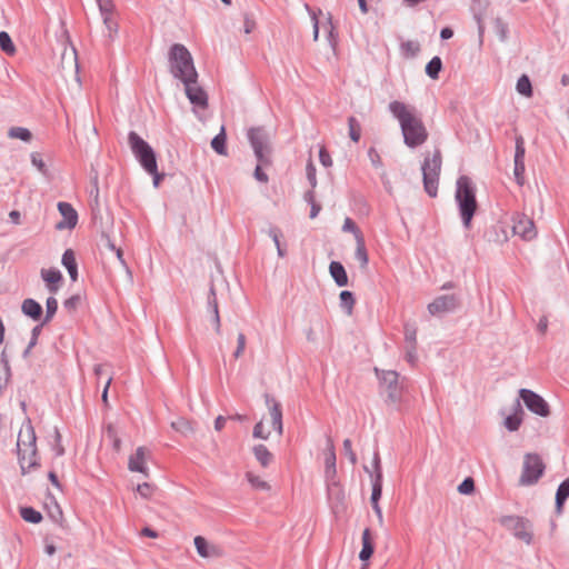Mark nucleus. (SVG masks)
I'll return each instance as SVG.
<instances>
[{"mask_svg":"<svg viewBox=\"0 0 569 569\" xmlns=\"http://www.w3.org/2000/svg\"><path fill=\"white\" fill-rule=\"evenodd\" d=\"M516 88L520 94H522L527 98H530L532 96L531 82H530L528 76H526V74H522L518 79Z\"/></svg>","mask_w":569,"mask_h":569,"instance_id":"nucleus-36","label":"nucleus"},{"mask_svg":"<svg viewBox=\"0 0 569 569\" xmlns=\"http://www.w3.org/2000/svg\"><path fill=\"white\" fill-rule=\"evenodd\" d=\"M101 14L113 13L114 4L112 0H97Z\"/></svg>","mask_w":569,"mask_h":569,"instance_id":"nucleus-51","label":"nucleus"},{"mask_svg":"<svg viewBox=\"0 0 569 569\" xmlns=\"http://www.w3.org/2000/svg\"><path fill=\"white\" fill-rule=\"evenodd\" d=\"M31 162L41 173H43V174L47 173L48 170H47L46 163L40 153L33 152L31 154Z\"/></svg>","mask_w":569,"mask_h":569,"instance_id":"nucleus-47","label":"nucleus"},{"mask_svg":"<svg viewBox=\"0 0 569 569\" xmlns=\"http://www.w3.org/2000/svg\"><path fill=\"white\" fill-rule=\"evenodd\" d=\"M307 176L311 184L316 186V168L311 161L307 164Z\"/></svg>","mask_w":569,"mask_h":569,"instance_id":"nucleus-60","label":"nucleus"},{"mask_svg":"<svg viewBox=\"0 0 569 569\" xmlns=\"http://www.w3.org/2000/svg\"><path fill=\"white\" fill-rule=\"evenodd\" d=\"M403 51L409 56H415L419 52L420 47L417 42L408 41L402 44Z\"/></svg>","mask_w":569,"mask_h":569,"instance_id":"nucleus-53","label":"nucleus"},{"mask_svg":"<svg viewBox=\"0 0 569 569\" xmlns=\"http://www.w3.org/2000/svg\"><path fill=\"white\" fill-rule=\"evenodd\" d=\"M184 84V90L190 102L197 107L202 109L208 106V97L204 90L197 84V80L182 82Z\"/></svg>","mask_w":569,"mask_h":569,"instance_id":"nucleus-14","label":"nucleus"},{"mask_svg":"<svg viewBox=\"0 0 569 569\" xmlns=\"http://www.w3.org/2000/svg\"><path fill=\"white\" fill-rule=\"evenodd\" d=\"M376 467H377V469H379V460L378 459L376 462ZM381 493H382V475H381V471L378 470L377 475H376V479L373 480V483H372L371 505H376L377 502H379Z\"/></svg>","mask_w":569,"mask_h":569,"instance_id":"nucleus-29","label":"nucleus"},{"mask_svg":"<svg viewBox=\"0 0 569 569\" xmlns=\"http://www.w3.org/2000/svg\"><path fill=\"white\" fill-rule=\"evenodd\" d=\"M62 264L68 270L71 280L76 281L78 278V267L74 252L71 249L64 251L62 256Z\"/></svg>","mask_w":569,"mask_h":569,"instance_id":"nucleus-24","label":"nucleus"},{"mask_svg":"<svg viewBox=\"0 0 569 569\" xmlns=\"http://www.w3.org/2000/svg\"><path fill=\"white\" fill-rule=\"evenodd\" d=\"M150 457V450L144 447H138L128 458V469L131 472L142 473L144 477H149L148 459Z\"/></svg>","mask_w":569,"mask_h":569,"instance_id":"nucleus-8","label":"nucleus"},{"mask_svg":"<svg viewBox=\"0 0 569 569\" xmlns=\"http://www.w3.org/2000/svg\"><path fill=\"white\" fill-rule=\"evenodd\" d=\"M9 218L14 224L21 223V213L18 210H12L9 212Z\"/></svg>","mask_w":569,"mask_h":569,"instance_id":"nucleus-64","label":"nucleus"},{"mask_svg":"<svg viewBox=\"0 0 569 569\" xmlns=\"http://www.w3.org/2000/svg\"><path fill=\"white\" fill-rule=\"evenodd\" d=\"M244 477L253 490L266 492L271 490V485L269 481H267L262 476L256 473L254 471L248 470Z\"/></svg>","mask_w":569,"mask_h":569,"instance_id":"nucleus-21","label":"nucleus"},{"mask_svg":"<svg viewBox=\"0 0 569 569\" xmlns=\"http://www.w3.org/2000/svg\"><path fill=\"white\" fill-rule=\"evenodd\" d=\"M69 59V63H70V67H72L74 69V71L78 70V63H77V54H76V50L72 49L69 53H67L66 51L62 53V63L64 62L66 59Z\"/></svg>","mask_w":569,"mask_h":569,"instance_id":"nucleus-56","label":"nucleus"},{"mask_svg":"<svg viewBox=\"0 0 569 569\" xmlns=\"http://www.w3.org/2000/svg\"><path fill=\"white\" fill-rule=\"evenodd\" d=\"M441 67H442V62H441V59L439 57H433L429 63L427 64L426 67V72L427 74L432 78V79H437L438 76H439V72L441 70Z\"/></svg>","mask_w":569,"mask_h":569,"instance_id":"nucleus-37","label":"nucleus"},{"mask_svg":"<svg viewBox=\"0 0 569 569\" xmlns=\"http://www.w3.org/2000/svg\"><path fill=\"white\" fill-rule=\"evenodd\" d=\"M0 48L8 56H13L17 51L9 33L6 31L0 32Z\"/></svg>","mask_w":569,"mask_h":569,"instance_id":"nucleus-35","label":"nucleus"},{"mask_svg":"<svg viewBox=\"0 0 569 569\" xmlns=\"http://www.w3.org/2000/svg\"><path fill=\"white\" fill-rule=\"evenodd\" d=\"M525 172V161L515 160V174L518 179L522 178Z\"/></svg>","mask_w":569,"mask_h":569,"instance_id":"nucleus-63","label":"nucleus"},{"mask_svg":"<svg viewBox=\"0 0 569 569\" xmlns=\"http://www.w3.org/2000/svg\"><path fill=\"white\" fill-rule=\"evenodd\" d=\"M340 301H341L342 308L346 309L347 313L351 315L353 305H355V299H353L352 293L350 291H342L340 293Z\"/></svg>","mask_w":569,"mask_h":569,"instance_id":"nucleus-42","label":"nucleus"},{"mask_svg":"<svg viewBox=\"0 0 569 569\" xmlns=\"http://www.w3.org/2000/svg\"><path fill=\"white\" fill-rule=\"evenodd\" d=\"M254 458L260 463L262 468H268L272 460L273 455L268 450V448L263 445H257L252 448Z\"/></svg>","mask_w":569,"mask_h":569,"instance_id":"nucleus-23","label":"nucleus"},{"mask_svg":"<svg viewBox=\"0 0 569 569\" xmlns=\"http://www.w3.org/2000/svg\"><path fill=\"white\" fill-rule=\"evenodd\" d=\"M376 372L380 379L381 385L388 392L389 400L392 403L398 402L401 398V389L398 383V373L393 370H386L379 373L377 369Z\"/></svg>","mask_w":569,"mask_h":569,"instance_id":"nucleus-11","label":"nucleus"},{"mask_svg":"<svg viewBox=\"0 0 569 569\" xmlns=\"http://www.w3.org/2000/svg\"><path fill=\"white\" fill-rule=\"evenodd\" d=\"M441 170V152L436 149L427 153L422 164L423 186L430 197H436L438 192V182Z\"/></svg>","mask_w":569,"mask_h":569,"instance_id":"nucleus-5","label":"nucleus"},{"mask_svg":"<svg viewBox=\"0 0 569 569\" xmlns=\"http://www.w3.org/2000/svg\"><path fill=\"white\" fill-rule=\"evenodd\" d=\"M36 433L30 422L23 425L19 431L17 440V452L36 453Z\"/></svg>","mask_w":569,"mask_h":569,"instance_id":"nucleus-12","label":"nucleus"},{"mask_svg":"<svg viewBox=\"0 0 569 569\" xmlns=\"http://www.w3.org/2000/svg\"><path fill=\"white\" fill-rule=\"evenodd\" d=\"M46 321H49L52 319V317L54 316V313L57 312V309H58V301L56 298L53 297H49L47 299V302H46Z\"/></svg>","mask_w":569,"mask_h":569,"instance_id":"nucleus-45","label":"nucleus"},{"mask_svg":"<svg viewBox=\"0 0 569 569\" xmlns=\"http://www.w3.org/2000/svg\"><path fill=\"white\" fill-rule=\"evenodd\" d=\"M569 497V478L566 479L558 488L556 495V508L557 512L560 513L566 499Z\"/></svg>","mask_w":569,"mask_h":569,"instance_id":"nucleus-30","label":"nucleus"},{"mask_svg":"<svg viewBox=\"0 0 569 569\" xmlns=\"http://www.w3.org/2000/svg\"><path fill=\"white\" fill-rule=\"evenodd\" d=\"M349 136L353 142H358L361 137V126L355 117L348 119Z\"/></svg>","mask_w":569,"mask_h":569,"instance_id":"nucleus-39","label":"nucleus"},{"mask_svg":"<svg viewBox=\"0 0 569 569\" xmlns=\"http://www.w3.org/2000/svg\"><path fill=\"white\" fill-rule=\"evenodd\" d=\"M361 542H362V549L359 553V558L361 561H368L375 551V546H373V540H372L370 529L366 528L362 531Z\"/></svg>","mask_w":569,"mask_h":569,"instance_id":"nucleus-22","label":"nucleus"},{"mask_svg":"<svg viewBox=\"0 0 569 569\" xmlns=\"http://www.w3.org/2000/svg\"><path fill=\"white\" fill-rule=\"evenodd\" d=\"M211 147L212 149L221 154H227V148H226V131L224 128H221V131L211 140Z\"/></svg>","mask_w":569,"mask_h":569,"instance_id":"nucleus-32","label":"nucleus"},{"mask_svg":"<svg viewBox=\"0 0 569 569\" xmlns=\"http://www.w3.org/2000/svg\"><path fill=\"white\" fill-rule=\"evenodd\" d=\"M543 469L545 466L538 455H526L520 482L522 485L535 483L542 476Z\"/></svg>","mask_w":569,"mask_h":569,"instance_id":"nucleus-7","label":"nucleus"},{"mask_svg":"<svg viewBox=\"0 0 569 569\" xmlns=\"http://www.w3.org/2000/svg\"><path fill=\"white\" fill-rule=\"evenodd\" d=\"M329 271L338 286L343 287L348 284L346 270L340 262L332 261L329 266Z\"/></svg>","mask_w":569,"mask_h":569,"instance_id":"nucleus-25","label":"nucleus"},{"mask_svg":"<svg viewBox=\"0 0 569 569\" xmlns=\"http://www.w3.org/2000/svg\"><path fill=\"white\" fill-rule=\"evenodd\" d=\"M268 416L263 417L253 428V437L267 440L272 432L282 435V411L279 402L271 400L267 402Z\"/></svg>","mask_w":569,"mask_h":569,"instance_id":"nucleus-4","label":"nucleus"},{"mask_svg":"<svg viewBox=\"0 0 569 569\" xmlns=\"http://www.w3.org/2000/svg\"><path fill=\"white\" fill-rule=\"evenodd\" d=\"M21 310L26 316L33 320H39L42 315V307L33 299L23 300Z\"/></svg>","mask_w":569,"mask_h":569,"instance_id":"nucleus-26","label":"nucleus"},{"mask_svg":"<svg viewBox=\"0 0 569 569\" xmlns=\"http://www.w3.org/2000/svg\"><path fill=\"white\" fill-rule=\"evenodd\" d=\"M58 210L62 216V220L57 223L58 230L72 229L78 222V214L70 203L59 202Z\"/></svg>","mask_w":569,"mask_h":569,"instance_id":"nucleus-15","label":"nucleus"},{"mask_svg":"<svg viewBox=\"0 0 569 569\" xmlns=\"http://www.w3.org/2000/svg\"><path fill=\"white\" fill-rule=\"evenodd\" d=\"M129 146L148 173H154L157 160L153 149L136 132H130L128 137Z\"/></svg>","mask_w":569,"mask_h":569,"instance_id":"nucleus-6","label":"nucleus"},{"mask_svg":"<svg viewBox=\"0 0 569 569\" xmlns=\"http://www.w3.org/2000/svg\"><path fill=\"white\" fill-rule=\"evenodd\" d=\"M515 160H519V161L525 160V146H523V140L521 138H519L516 143Z\"/></svg>","mask_w":569,"mask_h":569,"instance_id":"nucleus-57","label":"nucleus"},{"mask_svg":"<svg viewBox=\"0 0 569 569\" xmlns=\"http://www.w3.org/2000/svg\"><path fill=\"white\" fill-rule=\"evenodd\" d=\"M248 136L259 162L268 163L269 161L264 157L266 143L262 131L260 129H250Z\"/></svg>","mask_w":569,"mask_h":569,"instance_id":"nucleus-17","label":"nucleus"},{"mask_svg":"<svg viewBox=\"0 0 569 569\" xmlns=\"http://www.w3.org/2000/svg\"><path fill=\"white\" fill-rule=\"evenodd\" d=\"M262 162H260L254 170V178L261 182H268V176L261 169Z\"/></svg>","mask_w":569,"mask_h":569,"instance_id":"nucleus-61","label":"nucleus"},{"mask_svg":"<svg viewBox=\"0 0 569 569\" xmlns=\"http://www.w3.org/2000/svg\"><path fill=\"white\" fill-rule=\"evenodd\" d=\"M18 461L20 465L21 473L23 476L29 475L32 470H38L40 467L38 452L36 453H18Z\"/></svg>","mask_w":569,"mask_h":569,"instance_id":"nucleus-20","label":"nucleus"},{"mask_svg":"<svg viewBox=\"0 0 569 569\" xmlns=\"http://www.w3.org/2000/svg\"><path fill=\"white\" fill-rule=\"evenodd\" d=\"M456 200L459 203L463 223L468 227L477 210L476 192L470 178L461 176L457 180Z\"/></svg>","mask_w":569,"mask_h":569,"instance_id":"nucleus-3","label":"nucleus"},{"mask_svg":"<svg viewBox=\"0 0 569 569\" xmlns=\"http://www.w3.org/2000/svg\"><path fill=\"white\" fill-rule=\"evenodd\" d=\"M512 231L523 240H532L537 236L535 222L525 214H516L512 219Z\"/></svg>","mask_w":569,"mask_h":569,"instance_id":"nucleus-13","label":"nucleus"},{"mask_svg":"<svg viewBox=\"0 0 569 569\" xmlns=\"http://www.w3.org/2000/svg\"><path fill=\"white\" fill-rule=\"evenodd\" d=\"M327 473H336V451L332 441L329 439L323 452Z\"/></svg>","mask_w":569,"mask_h":569,"instance_id":"nucleus-27","label":"nucleus"},{"mask_svg":"<svg viewBox=\"0 0 569 569\" xmlns=\"http://www.w3.org/2000/svg\"><path fill=\"white\" fill-rule=\"evenodd\" d=\"M519 396L527 406V408L541 417L549 415V406L538 393L529 389H520Z\"/></svg>","mask_w":569,"mask_h":569,"instance_id":"nucleus-9","label":"nucleus"},{"mask_svg":"<svg viewBox=\"0 0 569 569\" xmlns=\"http://www.w3.org/2000/svg\"><path fill=\"white\" fill-rule=\"evenodd\" d=\"M309 202L311 203L310 218H311V219H315V218L318 216V213L320 212L321 207H320V204H318V203L315 201V199H313V197H312V196L310 197Z\"/></svg>","mask_w":569,"mask_h":569,"instance_id":"nucleus-62","label":"nucleus"},{"mask_svg":"<svg viewBox=\"0 0 569 569\" xmlns=\"http://www.w3.org/2000/svg\"><path fill=\"white\" fill-rule=\"evenodd\" d=\"M194 546L198 555L202 558H217L222 555V550L219 546L209 542L201 536L194 538Z\"/></svg>","mask_w":569,"mask_h":569,"instance_id":"nucleus-16","label":"nucleus"},{"mask_svg":"<svg viewBox=\"0 0 569 569\" xmlns=\"http://www.w3.org/2000/svg\"><path fill=\"white\" fill-rule=\"evenodd\" d=\"M522 410L520 408L519 401L516 405V412L511 416H508L505 420V426L510 431H516L519 429L522 422Z\"/></svg>","mask_w":569,"mask_h":569,"instance_id":"nucleus-28","label":"nucleus"},{"mask_svg":"<svg viewBox=\"0 0 569 569\" xmlns=\"http://www.w3.org/2000/svg\"><path fill=\"white\" fill-rule=\"evenodd\" d=\"M506 526L513 532L515 537L522 540L525 543L532 542V529L528 520L519 517H509L505 520Z\"/></svg>","mask_w":569,"mask_h":569,"instance_id":"nucleus-10","label":"nucleus"},{"mask_svg":"<svg viewBox=\"0 0 569 569\" xmlns=\"http://www.w3.org/2000/svg\"><path fill=\"white\" fill-rule=\"evenodd\" d=\"M169 62L171 73L182 82L197 80L198 73L191 53L184 46L176 43L171 47Z\"/></svg>","mask_w":569,"mask_h":569,"instance_id":"nucleus-2","label":"nucleus"},{"mask_svg":"<svg viewBox=\"0 0 569 569\" xmlns=\"http://www.w3.org/2000/svg\"><path fill=\"white\" fill-rule=\"evenodd\" d=\"M157 491V487L149 482H143L137 486V492L143 499H151Z\"/></svg>","mask_w":569,"mask_h":569,"instance_id":"nucleus-38","label":"nucleus"},{"mask_svg":"<svg viewBox=\"0 0 569 569\" xmlns=\"http://www.w3.org/2000/svg\"><path fill=\"white\" fill-rule=\"evenodd\" d=\"M389 110L399 122L406 146L417 148L427 141L428 130L415 107L395 100Z\"/></svg>","mask_w":569,"mask_h":569,"instance_id":"nucleus-1","label":"nucleus"},{"mask_svg":"<svg viewBox=\"0 0 569 569\" xmlns=\"http://www.w3.org/2000/svg\"><path fill=\"white\" fill-rule=\"evenodd\" d=\"M209 303L211 305V309H212L211 312H212V322L214 326V330L217 333H220L221 322H220L218 302H217L216 293L213 290L211 291V293L209 296Z\"/></svg>","mask_w":569,"mask_h":569,"instance_id":"nucleus-33","label":"nucleus"},{"mask_svg":"<svg viewBox=\"0 0 569 569\" xmlns=\"http://www.w3.org/2000/svg\"><path fill=\"white\" fill-rule=\"evenodd\" d=\"M171 427L181 433H188L193 431V427L190 421L179 418L178 420L171 423Z\"/></svg>","mask_w":569,"mask_h":569,"instance_id":"nucleus-43","label":"nucleus"},{"mask_svg":"<svg viewBox=\"0 0 569 569\" xmlns=\"http://www.w3.org/2000/svg\"><path fill=\"white\" fill-rule=\"evenodd\" d=\"M457 306V299L453 295L441 296L435 299L429 306L428 309L430 313L437 315L446 311H450L455 309Z\"/></svg>","mask_w":569,"mask_h":569,"instance_id":"nucleus-19","label":"nucleus"},{"mask_svg":"<svg viewBox=\"0 0 569 569\" xmlns=\"http://www.w3.org/2000/svg\"><path fill=\"white\" fill-rule=\"evenodd\" d=\"M9 137L20 139L22 141H29L31 139V132L26 128L13 127L9 130Z\"/></svg>","mask_w":569,"mask_h":569,"instance_id":"nucleus-40","label":"nucleus"},{"mask_svg":"<svg viewBox=\"0 0 569 569\" xmlns=\"http://www.w3.org/2000/svg\"><path fill=\"white\" fill-rule=\"evenodd\" d=\"M343 452L348 457L351 465L357 463V456H356L355 451L352 450V443H351L350 439H346L343 441Z\"/></svg>","mask_w":569,"mask_h":569,"instance_id":"nucleus-48","label":"nucleus"},{"mask_svg":"<svg viewBox=\"0 0 569 569\" xmlns=\"http://www.w3.org/2000/svg\"><path fill=\"white\" fill-rule=\"evenodd\" d=\"M475 490V481L472 478H466L458 487L461 495H470Z\"/></svg>","mask_w":569,"mask_h":569,"instance_id":"nucleus-46","label":"nucleus"},{"mask_svg":"<svg viewBox=\"0 0 569 569\" xmlns=\"http://www.w3.org/2000/svg\"><path fill=\"white\" fill-rule=\"evenodd\" d=\"M368 154H369V158L375 167L379 168L382 166L381 157L373 148L369 149Z\"/></svg>","mask_w":569,"mask_h":569,"instance_id":"nucleus-59","label":"nucleus"},{"mask_svg":"<svg viewBox=\"0 0 569 569\" xmlns=\"http://www.w3.org/2000/svg\"><path fill=\"white\" fill-rule=\"evenodd\" d=\"M237 342H238V346H237V349H236L233 356H234V358L238 359L243 355V351L246 348V336L242 332L238 333Z\"/></svg>","mask_w":569,"mask_h":569,"instance_id":"nucleus-52","label":"nucleus"},{"mask_svg":"<svg viewBox=\"0 0 569 569\" xmlns=\"http://www.w3.org/2000/svg\"><path fill=\"white\" fill-rule=\"evenodd\" d=\"M80 301H81L80 296H72L64 301L63 306L69 311H74L78 308V306L80 305Z\"/></svg>","mask_w":569,"mask_h":569,"instance_id":"nucleus-54","label":"nucleus"},{"mask_svg":"<svg viewBox=\"0 0 569 569\" xmlns=\"http://www.w3.org/2000/svg\"><path fill=\"white\" fill-rule=\"evenodd\" d=\"M102 18H103V22H104L107 29L109 30L110 34L116 33L118 31V23L113 19V13L102 14Z\"/></svg>","mask_w":569,"mask_h":569,"instance_id":"nucleus-50","label":"nucleus"},{"mask_svg":"<svg viewBox=\"0 0 569 569\" xmlns=\"http://www.w3.org/2000/svg\"><path fill=\"white\" fill-rule=\"evenodd\" d=\"M269 234H270V237L272 238V240H273V242L276 244V248H277V251H278V256L281 257V258L284 257L286 252L281 248V244H280L281 232L278 229H272V230H270Z\"/></svg>","mask_w":569,"mask_h":569,"instance_id":"nucleus-49","label":"nucleus"},{"mask_svg":"<svg viewBox=\"0 0 569 569\" xmlns=\"http://www.w3.org/2000/svg\"><path fill=\"white\" fill-rule=\"evenodd\" d=\"M356 242L357 247L355 251V257L360 262L361 268L366 269L369 262V257L365 244V238H359V240H357Z\"/></svg>","mask_w":569,"mask_h":569,"instance_id":"nucleus-31","label":"nucleus"},{"mask_svg":"<svg viewBox=\"0 0 569 569\" xmlns=\"http://www.w3.org/2000/svg\"><path fill=\"white\" fill-rule=\"evenodd\" d=\"M20 516L24 521L30 523H39L42 520L41 513L31 507L21 508Z\"/></svg>","mask_w":569,"mask_h":569,"instance_id":"nucleus-34","label":"nucleus"},{"mask_svg":"<svg viewBox=\"0 0 569 569\" xmlns=\"http://www.w3.org/2000/svg\"><path fill=\"white\" fill-rule=\"evenodd\" d=\"M256 29V21L249 17L246 16L243 20V32L244 34L251 33Z\"/></svg>","mask_w":569,"mask_h":569,"instance_id":"nucleus-58","label":"nucleus"},{"mask_svg":"<svg viewBox=\"0 0 569 569\" xmlns=\"http://www.w3.org/2000/svg\"><path fill=\"white\" fill-rule=\"evenodd\" d=\"M342 230L345 232H352L356 238V241L359 240V238H363L362 232L360 231V229L357 227L356 222L351 218L347 217L345 219L343 224H342Z\"/></svg>","mask_w":569,"mask_h":569,"instance_id":"nucleus-41","label":"nucleus"},{"mask_svg":"<svg viewBox=\"0 0 569 569\" xmlns=\"http://www.w3.org/2000/svg\"><path fill=\"white\" fill-rule=\"evenodd\" d=\"M41 278L44 281L50 293L54 295L59 291L62 282V274L57 269H41Z\"/></svg>","mask_w":569,"mask_h":569,"instance_id":"nucleus-18","label":"nucleus"},{"mask_svg":"<svg viewBox=\"0 0 569 569\" xmlns=\"http://www.w3.org/2000/svg\"><path fill=\"white\" fill-rule=\"evenodd\" d=\"M107 436L112 441L113 449L119 452L121 450V439L119 438L113 426L109 425L107 427Z\"/></svg>","mask_w":569,"mask_h":569,"instance_id":"nucleus-44","label":"nucleus"},{"mask_svg":"<svg viewBox=\"0 0 569 569\" xmlns=\"http://www.w3.org/2000/svg\"><path fill=\"white\" fill-rule=\"evenodd\" d=\"M319 160L325 167H331L332 166V159L329 152L326 150L325 147H321L319 150Z\"/></svg>","mask_w":569,"mask_h":569,"instance_id":"nucleus-55","label":"nucleus"}]
</instances>
